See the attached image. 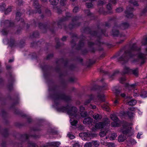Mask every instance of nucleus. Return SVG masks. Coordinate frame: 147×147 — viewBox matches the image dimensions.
Segmentation results:
<instances>
[{
    "mask_svg": "<svg viewBox=\"0 0 147 147\" xmlns=\"http://www.w3.org/2000/svg\"><path fill=\"white\" fill-rule=\"evenodd\" d=\"M141 50L140 48L137 47L136 43L133 44L131 47L130 50L125 51L124 54L119 59V61H123L122 63L127 62L129 59V57H131L134 55L132 53L133 51H139Z\"/></svg>",
    "mask_w": 147,
    "mask_h": 147,
    "instance_id": "f257e3e1",
    "label": "nucleus"
},
{
    "mask_svg": "<svg viewBox=\"0 0 147 147\" xmlns=\"http://www.w3.org/2000/svg\"><path fill=\"white\" fill-rule=\"evenodd\" d=\"M69 107L67 105L66 107L63 106L58 109L59 111L63 112H67L71 118L76 117L77 111V108L75 107H73L69 110Z\"/></svg>",
    "mask_w": 147,
    "mask_h": 147,
    "instance_id": "f03ea898",
    "label": "nucleus"
},
{
    "mask_svg": "<svg viewBox=\"0 0 147 147\" xmlns=\"http://www.w3.org/2000/svg\"><path fill=\"white\" fill-rule=\"evenodd\" d=\"M54 101L55 103L57 100H63L66 101H68L71 100V97L69 96H66L63 94L60 93H55L53 96Z\"/></svg>",
    "mask_w": 147,
    "mask_h": 147,
    "instance_id": "7ed1b4c3",
    "label": "nucleus"
},
{
    "mask_svg": "<svg viewBox=\"0 0 147 147\" xmlns=\"http://www.w3.org/2000/svg\"><path fill=\"white\" fill-rule=\"evenodd\" d=\"M79 18L77 16L74 17L72 20V22L73 24H70L67 27L65 25L63 24L64 26V28L65 30H67L68 28L70 30L71 29L75 28L76 27L79 26L80 25V23L78 22L79 20Z\"/></svg>",
    "mask_w": 147,
    "mask_h": 147,
    "instance_id": "20e7f679",
    "label": "nucleus"
},
{
    "mask_svg": "<svg viewBox=\"0 0 147 147\" xmlns=\"http://www.w3.org/2000/svg\"><path fill=\"white\" fill-rule=\"evenodd\" d=\"M101 27H101L100 25H99L98 26V32H96L95 31H91L90 32V33L91 36H97L99 39L100 38V35L101 34H104L105 36H106L105 34V30H102L101 29Z\"/></svg>",
    "mask_w": 147,
    "mask_h": 147,
    "instance_id": "39448f33",
    "label": "nucleus"
},
{
    "mask_svg": "<svg viewBox=\"0 0 147 147\" xmlns=\"http://www.w3.org/2000/svg\"><path fill=\"white\" fill-rule=\"evenodd\" d=\"M71 16L70 13L67 12L66 13V16L61 18L58 22L57 25L59 28H61V25L63 24V22L67 21L69 19Z\"/></svg>",
    "mask_w": 147,
    "mask_h": 147,
    "instance_id": "423d86ee",
    "label": "nucleus"
},
{
    "mask_svg": "<svg viewBox=\"0 0 147 147\" xmlns=\"http://www.w3.org/2000/svg\"><path fill=\"white\" fill-rule=\"evenodd\" d=\"M134 8L130 6H128L127 8V10L125 11V14L127 18H132L134 15L132 12L134 10Z\"/></svg>",
    "mask_w": 147,
    "mask_h": 147,
    "instance_id": "0eeeda50",
    "label": "nucleus"
},
{
    "mask_svg": "<svg viewBox=\"0 0 147 147\" xmlns=\"http://www.w3.org/2000/svg\"><path fill=\"white\" fill-rule=\"evenodd\" d=\"M109 119H106L104 120V121L96 123L95 125L96 127L98 129L102 128L106 124L109 123Z\"/></svg>",
    "mask_w": 147,
    "mask_h": 147,
    "instance_id": "6e6552de",
    "label": "nucleus"
},
{
    "mask_svg": "<svg viewBox=\"0 0 147 147\" xmlns=\"http://www.w3.org/2000/svg\"><path fill=\"white\" fill-rule=\"evenodd\" d=\"M127 123L125 122L123 125V128L122 130V132L123 134L124 135H126L130 133L131 131L129 127L126 128L128 126Z\"/></svg>",
    "mask_w": 147,
    "mask_h": 147,
    "instance_id": "1a4fd4ad",
    "label": "nucleus"
},
{
    "mask_svg": "<svg viewBox=\"0 0 147 147\" xmlns=\"http://www.w3.org/2000/svg\"><path fill=\"white\" fill-rule=\"evenodd\" d=\"M70 35L71 36L72 38H73L72 39L71 42V43L72 47H74L76 45L75 40L77 39V37L76 34H74L73 33H71Z\"/></svg>",
    "mask_w": 147,
    "mask_h": 147,
    "instance_id": "9d476101",
    "label": "nucleus"
},
{
    "mask_svg": "<svg viewBox=\"0 0 147 147\" xmlns=\"http://www.w3.org/2000/svg\"><path fill=\"white\" fill-rule=\"evenodd\" d=\"M47 144L49 147H59L60 143L58 142H52L47 143Z\"/></svg>",
    "mask_w": 147,
    "mask_h": 147,
    "instance_id": "9b49d317",
    "label": "nucleus"
},
{
    "mask_svg": "<svg viewBox=\"0 0 147 147\" xmlns=\"http://www.w3.org/2000/svg\"><path fill=\"white\" fill-rule=\"evenodd\" d=\"M146 55L142 53H139L138 54V58L141 60V63L142 64H144L145 63V60L146 59Z\"/></svg>",
    "mask_w": 147,
    "mask_h": 147,
    "instance_id": "f8f14e48",
    "label": "nucleus"
},
{
    "mask_svg": "<svg viewBox=\"0 0 147 147\" xmlns=\"http://www.w3.org/2000/svg\"><path fill=\"white\" fill-rule=\"evenodd\" d=\"M119 28L118 26L115 25L113 28L112 30V34L113 36H117L119 34V31L118 30Z\"/></svg>",
    "mask_w": 147,
    "mask_h": 147,
    "instance_id": "ddd939ff",
    "label": "nucleus"
},
{
    "mask_svg": "<svg viewBox=\"0 0 147 147\" xmlns=\"http://www.w3.org/2000/svg\"><path fill=\"white\" fill-rule=\"evenodd\" d=\"M38 27L39 28L42 30V32L44 33L45 32L46 30L48 28V27L47 26L41 23L38 24Z\"/></svg>",
    "mask_w": 147,
    "mask_h": 147,
    "instance_id": "4468645a",
    "label": "nucleus"
},
{
    "mask_svg": "<svg viewBox=\"0 0 147 147\" xmlns=\"http://www.w3.org/2000/svg\"><path fill=\"white\" fill-rule=\"evenodd\" d=\"M93 122V119L90 117H89L85 118L83 121L84 124H92Z\"/></svg>",
    "mask_w": 147,
    "mask_h": 147,
    "instance_id": "2eb2a0df",
    "label": "nucleus"
},
{
    "mask_svg": "<svg viewBox=\"0 0 147 147\" xmlns=\"http://www.w3.org/2000/svg\"><path fill=\"white\" fill-rule=\"evenodd\" d=\"M30 136L33 137L34 138L36 139L38 138L39 137V136L38 135H29L27 134H24L21 136L22 138H24L25 140H27L28 139L29 137Z\"/></svg>",
    "mask_w": 147,
    "mask_h": 147,
    "instance_id": "dca6fc26",
    "label": "nucleus"
},
{
    "mask_svg": "<svg viewBox=\"0 0 147 147\" xmlns=\"http://www.w3.org/2000/svg\"><path fill=\"white\" fill-rule=\"evenodd\" d=\"M4 26L7 27H12L14 25L13 22H11L8 20H6L4 22Z\"/></svg>",
    "mask_w": 147,
    "mask_h": 147,
    "instance_id": "f3484780",
    "label": "nucleus"
},
{
    "mask_svg": "<svg viewBox=\"0 0 147 147\" xmlns=\"http://www.w3.org/2000/svg\"><path fill=\"white\" fill-rule=\"evenodd\" d=\"M130 73H131L135 76L137 77L138 75V69L136 68L134 69H130Z\"/></svg>",
    "mask_w": 147,
    "mask_h": 147,
    "instance_id": "a211bd4d",
    "label": "nucleus"
},
{
    "mask_svg": "<svg viewBox=\"0 0 147 147\" xmlns=\"http://www.w3.org/2000/svg\"><path fill=\"white\" fill-rule=\"evenodd\" d=\"M129 26V24L128 23L124 22L122 23L120 26L118 27L121 29L124 30L127 28Z\"/></svg>",
    "mask_w": 147,
    "mask_h": 147,
    "instance_id": "6ab92c4d",
    "label": "nucleus"
},
{
    "mask_svg": "<svg viewBox=\"0 0 147 147\" xmlns=\"http://www.w3.org/2000/svg\"><path fill=\"white\" fill-rule=\"evenodd\" d=\"M84 38H85L84 37V39H83L82 40H81L79 42V43L77 46V47H76V49L78 50H79L80 49L81 47H83L84 46V43L83 42V41L84 40Z\"/></svg>",
    "mask_w": 147,
    "mask_h": 147,
    "instance_id": "aec40b11",
    "label": "nucleus"
},
{
    "mask_svg": "<svg viewBox=\"0 0 147 147\" xmlns=\"http://www.w3.org/2000/svg\"><path fill=\"white\" fill-rule=\"evenodd\" d=\"M130 69L129 67L126 66H125L123 70L122 73V74L123 75L130 73Z\"/></svg>",
    "mask_w": 147,
    "mask_h": 147,
    "instance_id": "412c9836",
    "label": "nucleus"
},
{
    "mask_svg": "<svg viewBox=\"0 0 147 147\" xmlns=\"http://www.w3.org/2000/svg\"><path fill=\"white\" fill-rule=\"evenodd\" d=\"M94 134H88L86 133H81L79 134V136H85L86 137H90V136H93Z\"/></svg>",
    "mask_w": 147,
    "mask_h": 147,
    "instance_id": "4be33fe9",
    "label": "nucleus"
},
{
    "mask_svg": "<svg viewBox=\"0 0 147 147\" xmlns=\"http://www.w3.org/2000/svg\"><path fill=\"white\" fill-rule=\"evenodd\" d=\"M140 93V96L143 97L145 98L147 97V92L144 90H140L139 92Z\"/></svg>",
    "mask_w": 147,
    "mask_h": 147,
    "instance_id": "5701e85b",
    "label": "nucleus"
},
{
    "mask_svg": "<svg viewBox=\"0 0 147 147\" xmlns=\"http://www.w3.org/2000/svg\"><path fill=\"white\" fill-rule=\"evenodd\" d=\"M93 117L95 120H99L102 118V115L98 114H94L93 115Z\"/></svg>",
    "mask_w": 147,
    "mask_h": 147,
    "instance_id": "b1692460",
    "label": "nucleus"
},
{
    "mask_svg": "<svg viewBox=\"0 0 147 147\" xmlns=\"http://www.w3.org/2000/svg\"><path fill=\"white\" fill-rule=\"evenodd\" d=\"M126 135H121L118 137V141L119 142H122L126 139Z\"/></svg>",
    "mask_w": 147,
    "mask_h": 147,
    "instance_id": "393cba45",
    "label": "nucleus"
},
{
    "mask_svg": "<svg viewBox=\"0 0 147 147\" xmlns=\"http://www.w3.org/2000/svg\"><path fill=\"white\" fill-rule=\"evenodd\" d=\"M120 125V122L119 120L118 121H114L111 123V126L112 127H118Z\"/></svg>",
    "mask_w": 147,
    "mask_h": 147,
    "instance_id": "a878e982",
    "label": "nucleus"
},
{
    "mask_svg": "<svg viewBox=\"0 0 147 147\" xmlns=\"http://www.w3.org/2000/svg\"><path fill=\"white\" fill-rule=\"evenodd\" d=\"M137 103L136 101L133 99L127 102V104L130 106H134Z\"/></svg>",
    "mask_w": 147,
    "mask_h": 147,
    "instance_id": "bb28decb",
    "label": "nucleus"
},
{
    "mask_svg": "<svg viewBox=\"0 0 147 147\" xmlns=\"http://www.w3.org/2000/svg\"><path fill=\"white\" fill-rule=\"evenodd\" d=\"M62 63L64 64L65 66L66 67L67 64L68 63L67 60L66 59L64 60L63 59H62L58 60L57 62V63Z\"/></svg>",
    "mask_w": 147,
    "mask_h": 147,
    "instance_id": "cd10ccee",
    "label": "nucleus"
},
{
    "mask_svg": "<svg viewBox=\"0 0 147 147\" xmlns=\"http://www.w3.org/2000/svg\"><path fill=\"white\" fill-rule=\"evenodd\" d=\"M93 98V96L91 94L89 96V99L88 100H86L84 103V105H87L89 103L91 100Z\"/></svg>",
    "mask_w": 147,
    "mask_h": 147,
    "instance_id": "c85d7f7f",
    "label": "nucleus"
},
{
    "mask_svg": "<svg viewBox=\"0 0 147 147\" xmlns=\"http://www.w3.org/2000/svg\"><path fill=\"white\" fill-rule=\"evenodd\" d=\"M110 117L113 121H118L119 119L115 115L112 114L110 115Z\"/></svg>",
    "mask_w": 147,
    "mask_h": 147,
    "instance_id": "c756f323",
    "label": "nucleus"
},
{
    "mask_svg": "<svg viewBox=\"0 0 147 147\" xmlns=\"http://www.w3.org/2000/svg\"><path fill=\"white\" fill-rule=\"evenodd\" d=\"M126 36L125 34H121L120 35V37L121 38H123V39L121 40L118 43L119 44H121L123 42L124 40L126 38Z\"/></svg>",
    "mask_w": 147,
    "mask_h": 147,
    "instance_id": "7c9ffc66",
    "label": "nucleus"
},
{
    "mask_svg": "<svg viewBox=\"0 0 147 147\" xmlns=\"http://www.w3.org/2000/svg\"><path fill=\"white\" fill-rule=\"evenodd\" d=\"M49 1L51 4L56 5L58 3L59 0H49Z\"/></svg>",
    "mask_w": 147,
    "mask_h": 147,
    "instance_id": "2f4dec72",
    "label": "nucleus"
},
{
    "mask_svg": "<svg viewBox=\"0 0 147 147\" xmlns=\"http://www.w3.org/2000/svg\"><path fill=\"white\" fill-rule=\"evenodd\" d=\"M39 36V33L37 31L34 32L32 33L31 37L32 38H37Z\"/></svg>",
    "mask_w": 147,
    "mask_h": 147,
    "instance_id": "473e14b6",
    "label": "nucleus"
},
{
    "mask_svg": "<svg viewBox=\"0 0 147 147\" xmlns=\"http://www.w3.org/2000/svg\"><path fill=\"white\" fill-rule=\"evenodd\" d=\"M92 144V145H93L95 147H98L99 144V142L97 141H92L91 142Z\"/></svg>",
    "mask_w": 147,
    "mask_h": 147,
    "instance_id": "72a5a7b5",
    "label": "nucleus"
},
{
    "mask_svg": "<svg viewBox=\"0 0 147 147\" xmlns=\"http://www.w3.org/2000/svg\"><path fill=\"white\" fill-rule=\"evenodd\" d=\"M2 135L5 137H7L8 135V130L7 129H4L2 133Z\"/></svg>",
    "mask_w": 147,
    "mask_h": 147,
    "instance_id": "f704fd0d",
    "label": "nucleus"
},
{
    "mask_svg": "<svg viewBox=\"0 0 147 147\" xmlns=\"http://www.w3.org/2000/svg\"><path fill=\"white\" fill-rule=\"evenodd\" d=\"M107 133V131L106 130L102 131L100 133L99 135L101 137H103L106 135Z\"/></svg>",
    "mask_w": 147,
    "mask_h": 147,
    "instance_id": "c9c22d12",
    "label": "nucleus"
},
{
    "mask_svg": "<svg viewBox=\"0 0 147 147\" xmlns=\"http://www.w3.org/2000/svg\"><path fill=\"white\" fill-rule=\"evenodd\" d=\"M8 32L9 30H8L5 28L3 29L1 31L2 34L3 35H7Z\"/></svg>",
    "mask_w": 147,
    "mask_h": 147,
    "instance_id": "e433bc0d",
    "label": "nucleus"
},
{
    "mask_svg": "<svg viewBox=\"0 0 147 147\" xmlns=\"http://www.w3.org/2000/svg\"><path fill=\"white\" fill-rule=\"evenodd\" d=\"M117 136V134L115 133H113L111 134V136L110 138L111 140H113L115 139V138Z\"/></svg>",
    "mask_w": 147,
    "mask_h": 147,
    "instance_id": "4c0bfd02",
    "label": "nucleus"
},
{
    "mask_svg": "<svg viewBox=\"0 0 147 147\" xmlns=\"http://www.w3.org/2000/svg\"><path fill=\"white\" fill-rule=\"evenodd\" d=\"M104 96H105L103 94H99L98 96V98L102 101H105Z\"/></svg>",
    "mask_w": 147,
    "mask_h": 147,
    "instance_id": "58836bf2",
    "label": "nucleus"
},
{
    "mask_svg": "<svg viewBox=\"0 0 147 147\" xmlns=\"http://www.w3.org/2000/svg\"><path fill=\"white\" fill-rule=\"evenodd\" d=\"M70 121H71L70 123L72 125L74 126H76V124L78 123V121L77 120H75L74 119H73V120H72V119H71Z\"/></svg>",
    "mask_w": 147,
    "mask_h": 147,
    "instance_id": "ea45409f",
    "label": "nucleus"
},
{
    "mask_svg": "<svg viewBox=\"0 0 147 147\" xmlns=\"http://www.w3.org/2000/svg\"><path fill=\"white\" fill-rule=\"evenodd\" d=\"M59 38H55V40L57 43L56 46V47L57 49L60 46V45L59 42Z\"/></svg>",
    "mask_w": 147,
    "mask_h": 147,
    "instance_id": "a19ab883",
    "label": "nucleus"
},
{
    "mask_svg": "<svg viewBox=\"0 0 147 147\" xmlns=\"http://www.w3.org/2000/svg\"><path fill=\"white\" fill-rule=\"evenodd\" d=\"M102 108L106 110L107 111H110V109L109 107L106 105H104L102 106Z\"/></svg>",
    "mask_w": 147,
    "mask_h": 147,
    "instance_id": "79ce46f5",
    "label": "nucleus"
},
{
    "mask_svg": "<svg viewBox=\"0 0 147 147\" xmlns=\"http://www.w3.org/2000/svg\"><path fill=\"white\" fill-rule=\"evenodd\" d=\"M135 84H133L131 85H129L127 83L125 84V87H127L128 88H129L130 87H131L132 88H134L135 86Z\"/></svg>",
    "mask_w": 147,
    "mask_h": 147,
    "instance_id": "37998d69",
    "label": "nucleus"
},
{
    "mask_svg": "<svg viewBox=\"0 0 147 147\" xmlns=\"http://www.w3.org/2000/svg\"><path fill=\"white\" fill-rule=\"evenodd\" d=\"M92 144L91 142L86 143L84 145V147H92Z\"/></svg>",
    "mask_w": 147,
    "mask_h": 147,
    "instance_id": "c03bdc74",
    "label": "nucleus"
},
{
    "mask_svg": "<svg viewBox=\"0 0 147 147\" xmlns=\"http://www.w3.org/2000/svg\"><path fill=\"white\" fill-rule=\"evenodd\" d=\"M80 115L82 117H85L87 115V113L86 111H83L81 112Z\"/></svg>",
    "mask_w": 147,
    "mask_h": 147,
    "instance_id": "a18cd8bd",
    "label": "nucleus"
},
{
    "mask_svg": "<svg viewBox=\"0 0 147 147\" xmlns=\"http://www.w3.org/2000/svg\"><path fill=\"white\" fill-rule=\"evenodd\" d=\"M127 114L130 118H131L132 117L133 113L131 111H128L127 112Z\"/></svg>",
    "mask_w": 147,
    "mask_h": 147,
    "instance_id": "49530a36",
    "label": "nucleus"
},
{
    "mask_svg": "<svg viewBox=\"0 0 147 147\" xmlns=\"http://www.w3.org/2000/svg\"><path fill=\"white\" fill-rule=\"evenodd\" d=\"M66 0H60V3L61 5L63 6H64L66 3Z\"/></svg>",
    "mask_w": 147,
    "mask_h": 147,
    "instance_id": "de8ad7c7",
    "label": "nucleus"
},
{
    "mask_svg": "<svg viewBox=\"0 0 147 147\" xmlns=\"http://www.w3.org/2000/svg\"><path fill=\"white\" fill-rule=\"evenodd\" d=\"M108 147H115V145L113 143H109L107 144Z\"/></svg>",
    "mask_w": 147,
    "mask_h": 147,
    "instance_id": "09e8293b",
    "label": "nucleus"
},
{
    "mask_svg": "<svg viewBox=\"0 0 147 147\" xmlns=\"http://www.w3.org/2000/svg\"><path fill=\"white\" fill-rule=\"evenodd\" d=\"M85 13L87 14V16H90L92 15V14L90 12V11L88 9L86 10H85Z\"/></svg>",
    "mask_w": 147,
    "mask_h": 147,
    "instance_id": "8fccbe9b",
    "label": "nucleus"
},
{
    "mask_svg": "<svg viewBox=\"0 0 147 147\" xmlns=\"http://www.w3.org/2000/svg\"><path fill=\"white\" fill-rule=\"evenodd\" d=\"M86 6L88 8H90L92 7L93 5L91 3H86Z\"/></svg>",
    "mask_w": 147,
    "mask_h": 147,
    "instance_id": "3c124183",
    "label": "nucleus"
},
{
    "mask_svg": "<svg viewBox=\"0 0 147 147\" xmlns=\"http://www.w3.org/2000/svg\"><path fill=\"white\" fill-rule=\"evenodd\" d=\"M6 5L5 4H3L2 5L0 6V7L1 9L2 10H5L6 9Z\"/></svg>",
    "mask_w": 147,
    "mask_h": 147,
    "instance_id": "603ef678",
    "label": "nucleus"
},
{
    "mask_svg": "<svg viewBox=\"0 0 147 147\" xmlns=\"http://www.w3.org/2000/svg\"><path fill=\"white\" fill-rule=\"evenodd\" d=\"M68 136L71 139H73L75 138V137L74 135L71 134H67Z\"/></svg>",
    "mask_w": 147,
    "mask_h": 147,
    "instance_id": "864d4df0",
    "label": "nucleus"
},
{
    "mask_svg": "<svg viewBox=\"0 0 147 147\" xmlns=\"http://www.w3.org/2000/svg\"><path fill=\"white\" fill-rule=\"evenodd\" d=\"M107 85L106 84H105V85L102 86L101 87V89L102 90H106L107 89Z\"/></svg>",
    "mask_w": 147,
    "mask_h": 147,
    "instance_id": "5fc2aeb1",
    "label": "nucleus"
},
{
    "mask_svg": "<svg viewBox=\"0 0 147 147\" xmlns=\"http://www.w3.org/2000/svg\"><path fill=\"white\" fill-rule=\"evenodd\" d=\"M107 8L109 10H110L112 9V7L110 3H109L107 5Z\"/></svg>",
    "mask_w": 147,
    "mask_h": 147,
    "instance_id": "6e6d98bb",
    "label": "nucleus"
},
{
    "mask_svg": "<svg viewBox=\"0 0 147 147\" xmlns=\"http://www.w3.org/2000/svg\"><path fill=\"white\" fill-rule=\"evenodd\" d=\"M116 10L117 12L119 13L122 12L123 10L122 7H120L117 8Z\"/></svg>",
    "mask_w": 147,
    "mask_h": 147,
    "instance_id": "4d7b16f0",
    "label": "nucleus"
},
{
    "mask_svg": "<svg viewBox=\"0 0 147 147\" xmlns=\"http://www.w3.org/2000/svg\"><path fill=\"white\" fill-rule=\"evenodd\" d=\"M73 147H81L79 142L76 143L73 145Z\"/></svg>",
    "mask_w": 147,
    "mask_h": 147,
    "instance_id": "13d9d810",
    "label": "nucleus"
},
{
    "mask_svg": "<svg viewBox=\"0 0 147 147\" xmlns=\"http://www.w3.org/2000/svg\"><path fill=\"white\" fill-rule=\"evenodd\" d=\"M105 3V1L102 0H100L98 1V5H103Z\"/></svg>",
    "mask_w": 147,
    "mask_h": 147,
    "instance_id": "bf43d9fd",
    "label": "nucleus"
},
{
    "mask_svg": "<svg viewBox=\"0 0 147 147\" xmlns=\"http://www.w3.org/2000/svg\"><path fill=\"white\" fill-rule=\"evenodd\" d=\"M129 142L131 144H134L136 143L134 139H130L129 140Z\"/></svg>",
    "mask_w": 147,
    "mask_h": 147,
    "instance_id": "052dcab7",
    "label": "nucleus"
},
{
    "mask_svg": "<svg viewBox=\"0 0 147 147\" xmlns=\"http://www.w3.org/2000/svg\"><path fill=\"white\" fill-rule=\"evenodd\" d=\"M21 15V13L20 12H17L16 13V17L17 18H18V19H20V17Z\"/></svg>",
    "mask_w": 147,
    "mask_h": 147,
    "instance_id": "680f3d73",
    "label": "nucleus"
},
{
    "mask_svg": "<svg viewBox=\"0 0 147 147\" xmlns=\"http://www.w3.org/2000/svg\"><path fill=\"white\" fill-rule=\"evenodd\" d=\"M126 80V79L125 77H122L120 79V82L121 83H123V82Z\"/></svg>",
    "mask_w": 147,
    "mask_h": 147,
    "instance_id": "e2e57ef3",
    "label": "nucleus"
},
{
    "mask_svg": "<svg viewBox=\"0 0 147 147\" xmlns=\"http://www.w3.org/2000/svg\"><path fill=\"white\" fill-rule=\"evenodd\" d=\"M94 42H88V44L89 47H91L93 46L94 45Z\"/></svg>",
    "mask_w": 147,
    "mask_h": 147,
    "instance_id": "0e129e2a",
    "label": "nucleus"
},
{
    "mask_svg": "<svg viewBox=\"0 0 147 147\" xmlns=\"http://www.w3.org/2000/svg\"><path fill=\"white\" fill-rule=\"evenodd\" d=\"M53 57V54H51L49 55L47 57V59H49L52 58Z\"/></svg>",
    "mask_w": 147,
    "mask_h": 147,
    "instance_id": "69168bd1",
    "label": "nucleus"
},
{
    "mask_svg": "<svg viewBox=\"0 0 147 147\" xmlns=\"http://www.w3.org/2000/svg\"><path fill=\"white\" fill-rule=\"evenodd\" d=\"M11 7H8V8L5 11V14H7V12H10L11 11Z\"/></svg>",
    "mask_w": 147,
    "mask_h": 147,
    "instance_id": "338daca9",
    "label": "nucleus"
},
{
    "mask_svg": "<svg viewBox=\"0 0 147 147\" xmlns=\"http://www.w3.org/2000/svg\"><path fill=\"white\" fill-rule=\"evenodd\" d=\"M142 44L144 45H146L147 44V38H146L142 42Z\"/></svg>",
    "mask_w": 147,
    "mask_h": 147,
    "instance_id": "774afa93",
    "label": "nucleus"
}]
</instances>
